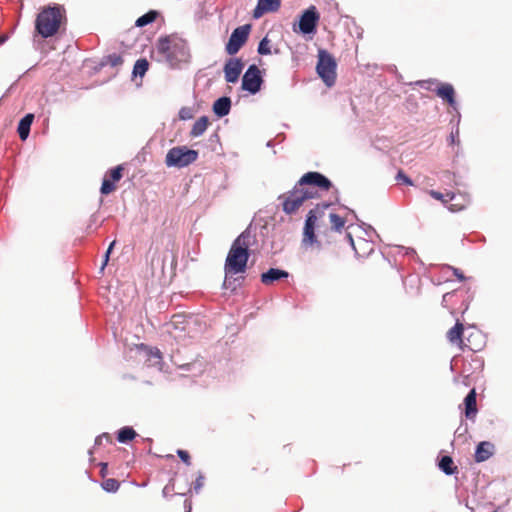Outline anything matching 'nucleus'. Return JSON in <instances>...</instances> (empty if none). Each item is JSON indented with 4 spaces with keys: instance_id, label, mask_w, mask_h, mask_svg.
Masks as SVG:
<instances>
[{
    "instance_id": "f8f14e48",
    "label": "nucleus",
    "mask_w": 512,
    "mask_h": 512,
    "mask_svg": "<svg viewBox=\"0 0 512 512\" xmlns=\"http://www.w3.org/2000/svg\"><path fill=\"white\" fill-rule=\"evenodd\" d=\"M317 216L314 210H310L307 214L305 225H304V234L302 243L304 245H311L316 242V236L314 233V228L316 224Z\"/></svg>"
},
{
    "instance_id": "de8ad7c7",
    "label": "nucleus",
    "mask_w": 512,
    "mask_h": 512,
    "mask_svg": "<svg viewBox=\"0 0 512 512\" xmlns=\"http://www.w3.org/2000/svg\"><path fill=\"white\" fill-rule=\"evenodd\" d=\"M112 58V65H117L121 62V58L119 56L114 55Z\"/></svg>"
},
{
    "instance_id": "b1692460",
    "label": "nucleus",
    "mask_w": 512,
    "mask_h": 512,
    "mask_svg": "<svg viewBox=\"0 0 512 512\" xmlns=\"http://www.w3.org/2000/svg\"><path fill=\"white\" fill-rule=\"evenodd\" d=\"M156 17H157V12L154 10H151V11L147 12L146 14L140 16L136 20L135 25L137 27H144V26L154 22Z\"/></svg>"
},
{
    "instance_id": "cd10ccee",
    "label": "nucleus",
    "mask_w": 512,
    "mask_h": 512,
    "mask_svg": "<svg viewBox=\"0 0 512 512\" xmlns=\"http://www.w3.org/2000/svg\"><path fill=\"white\" fill-rule=\"evenodd\" d=\"M329 219L332 229H334L335 231H341V229L345 225V220L335 213H330Z\"/></svg>"
},
{
    "instance_id": "a211bd4d",
    "label": "nucleus",
    "mask_w": 512,
    "mask_h": 512,
    "mask_svg": "<svg viewBox=\"0 0 512 512\" xmlns=\"http://www.w3.org/2000/svg\"><path fill=\"white\" fill-rule=\"evenodd\" d=\"M437 95L446 100L448 102V104L452 107L455 108L456 106V101H455V97H454V88L451 84H442L440 87H438L437 91H436Z\"/></svg>"
},
{
    "instance_id": "5701e85b",
    "label": "nucleus",
    "mask_w": 512,
    "mask_h": 512,
    "mask_svg": "<svg viewBox=\"0 0 512 512\" xmlns=\"http://www.w3.org/2000/svg\"><path fill=\"white\" fill-rule=\"evenodd\" d=\"M462 333L463 325L460 322H456L455 326L448 331L447 338L451 343L462 342Z\"/></svg>"
},
{
    "instance_id": "0eeeda50",
    "label": "nucleus",
    "mask_w": 512,
    "mask_h": 512,
    "mask_svg": "<svg viewBox=\"0 0 512 512\" xmlns=\"http://www.w3.org/2000/svg\"><path fill=\"white\" fill-rule=\"evenodd\" d=\"M250 30L251 26L249 24L239 26L233 30L226 44L227 54L235 55L241 49L249 37Z\"/></svg>"
},
{
    "instance_id": "7ed1b4c3",
    "label": "nucleus",
    "mask_w": 512,
    "mask_h": 512,
    "mask_svg": "<svg viewBox=\"0 0 512 512\" xmlns=\"http://www.w3.org/2000/svg\"><path fill=\"white\" fill-rule=\"evenodd\" d=\"M64 9L62 6L44 8L35 21L36 31L43 37L49 38L55 35L61 24Z\"/></svg>"
},
{
    "instance_id": "72a5a7b5",
    "label": "nucleus",
    "mask_w": 512,
    "mask_h": 512,
    "mask_svg": "<svg viewBox=\"0 0 512 512\" xmlns=\"http://www.w3.org/2000/svg\"><path fill=\"white\" fill-rule=\"evenodd\" d=\"M194 116L193 109L190 107H182L179 110V119L186 121L192 119Z\"/></svg>"
},
{
    "instance_id": "6ab92c4d",
    "label": "nucleus",
    "mask_w": 512,
    "mask_h": 512,
    "mask_svg": "<svg viewBox=\"0 0 512 512\" xmlns=\"http://www.w3.org/2000/svg\"><path fill=\"white\" fill-rule=\"evenodd\" d=\"M465 403V415L468 419H471L475 417L477 413V406H476V392L474 389H472L465 397L464 399Z\"/></svg>"
},
{
    "instance_id": "c756f323",
    "label": "nucleus",
    "mask_w": 512,
    "mask_h": 512,
    "mask_svg": "<svg viewBox=\"0 0 512 512\" xmlns=\"http://www.w3.org/2000/svg\"><path fill=\"white\" fill-rule=\"evenodd\" d=\"M358 246L363 251L362 253L359 252L358 256L369 255L374 249L372 243L364 239L358 241Z\"/></svg>"
},
{
    "instance_id": "58836bf2",
    "label": "nucleus",
    "mask_w": 512,
    "mask_h": 512,
    "mask_svg": "<svg viewBox=\"0 0 512 512\" xmlns=\"http://www.w3.org/2000/svg\"><path fill=\"white\" fill-rule=\"evenodd\" d=\"M114 245H115V241H113V242L109 245V247H108V249H107V251H106V253H105V256H104V261H103L102 266H101V271H103V270H104V268H105V266L107 265L108 260H109V255H110V253H111V251H112V249H113Z\"/></svg>"
},
{
    "instance_id": "bb28decb",
    "label": "nucleus",
    "mask_w": 512,
    "mask_h": 512,
    "mask_svg": "<svg viewBox=\"0 0 512 512\" xmlns=\"http://www.w3.org/2000/svg\"><path fill=\"white\" fill-rule=\"evenodd\" d=\"M431 197L436 200L442 201L443 203H447L448 201H453L455 199V194L453 192H448L446 194L440 193L435 190L429 191Z\"/></svg>"
},
{
    "instance_id": "423d86ee",
    "label": "nucleus",
    "mask_w": 512,
    "mask_h": 512,
    "mask_svg": "<svg viewBox=\"0 0 512 512\" xmlns=\"http://www.w3.org/2000/svg\"><path fill=\"white\" fill-rule=\"evenodd\" d=\"M336 67L335 59L327 51L319 50L316 69L318 75L328 87L335 84Z\"/></svg>"
},
{
    "instance_id": "1a4fd4ad",
    "label": "nucleus",
    "mask_w": 512,
    "mask_h": 512,
    "mask_svg": "<svg viewBox=\"0 0 512 512\" xmlns=\"http://www.w3.org/2000/svg\"><path fill=\"white\" fill-rule=\"evenodd\" d=\"M319 13L315 6H310L300 16L298 28L302 34H314L319 21Z\"/></svg>"
},
{
    "instance_id": "f704fd0d",
    "label": "nucleus",
    "mask_w": 512,
    "mask_h": 512,
    "mask_svg": "<svg viewBox=\"0 0 512 512\" xmlns=\"http://www.w3.org/2000/svg\"><path fill=\"white\" fill-rule=\"evenodd\" d=\"M122 170L123 168L121 166H117L110 170V177L111 181L116 182L119 181L122 177Z\"/></svg>"
},
{
    "instance_id": "4be33fe9",
    "label": "nucleus",
    "mask_w": 512,
    "mask_h": 512,
    "mask_svg": "<svg viewBox=\"0 0 512 512\" xmlns=\"http://www.w3.org/2000/svg\"><path fill=\"white\" fill-rule=\"evenodd\" d=\"M136 432L132 427H122L117 433V440L120 443H127L136 437Z\"/></svg>"
},
{
    "instance_id": "39448f33",
    "label": "nucleus",
    "mask_w": 512,
    "mask_h": 512,
    "mask_svg": "<svg viewBox=\"0 0 512 512\" xmlns=\"http://www.w3.org/2000/svg\"><path fill=\"white\" fill-rule=\"evenodd\" d=\"M198 159V151L189 149L187 146H176L171 148L165 157L167 167L184 168Z\"/></svg>"
},
{
    "instance_id": "3c124183",
    "label": "nucleus",
    "mask_w": 512,
    "mask_h": 512,
    "mask_svg": "<svg viewBox=\"0 0 512 512\" xmlns=\"http://www.w3.org/2000/svg\"><path fill=\"white\" fill-rule=\"evenodd\" d=\"M471 350L475 351V350H478L479 348L478 347H471L469 346Z\"/></svg>"
},
{
    "instance_id": "aec40b11",
    "label": "nucleus",
    "mask_w": 512,
    "mask_h": 512,
    "mask_svg": "<svg viewBox=\"0 0 512 512\" xmlns=\"http://www.w3.org/2000/svg\"><path fill=\"white\" fill-rule=\"evenodd\" d=\"M438 467L446 475H453L458 471L457 466L454 465L452 457L448 455L441 457Z\"/></svg>"
},
{
    "instance_id": "4c0bfd02",
    "label": "nucleus",
    "mask_w": 512,
    "mask_h": 512,
    "mask_svg": "<svg viewBox=\"0 0 512 512\" xmlns=\"http://www.w3.org/2000/svg\"><path fill=\"white\" fill-rule=\"evenodd\" d=\"M177 454L184 463L190 465V456L187 451L179 449L177 450Z\"/></svg>"
},
{
    "instance_id": "e433bc0d",
    "label": "nucleus",
    "mask_w": 512,
    "mask_h": 512,
    "mask_svg": "<svg viewBox=\"0 0 512 512\" xmlns=\"http://www.w3.org/2000/svg\"><path fill=\"white\" fill-rule=\"evenodd\" d=\"M396 180L399 182H403L404 184L409 185V186L413 185L412 180L406 174H404L402 171L398 172V174L396 176Z\"/></svg>"
},
{
    "instance_id": "09e8293b",
    "label": "nucleus",
    "mask_w": 512,
    "mask_h": 512,
    "mask_svg": "<svg viewBox=\"0 0 512 512\" xmlns=\"http://www.w3.org/2000/svg\"><path fill=\"white\" fill-rule=\"evenodd\" d=\"M6 40H7V36L1 35L0 36V45L4 44L6 42Z\"/></svg>"
},
{
    "instance_id": "603ef678",
    "label": "nucleus",
    "mask_w": 512,
    "mask_h": 512,
    "mask_svg": "<svg viewBox=\"0 0 512 512\" xmlns=\"http://www.w3.org/2000/svg\"><path fill=\"white\" fill-rule=\"evenodd\" d=\"M106 467H107V464H106V463H103V464H102V470L106 469Z\"/></svg>"
},
{
    "instance_id": "9b49d317",
    "label": "nucleus",
    "mask_w": 512,
    "mask_h": 512,
    "mask_svg": "<svg viewBox=\"0 0 512 512\" xmlns=\"http://www.w3.org/2000/svg\"><path fill=\"white\" fill-rule=\"evenodd\" d=\"M244 64L239 58H229L223 68L226 82L235 83L242 73Z\"/></svg>"
},
{
    "instance_id": "8fccbe9b",
    "label": "nucleus",
    "mask_w": 512,
    "mask_h": 512,
    "mask_svg": "<svg viewBox=\"0 0 512 512\" xmlns=\"http://www.w3.org/2000/svg\"><path fill=\"white\" fill-rule=\"evenodd\" d=\"M371 233H375V230L373 229V227L369 226V231H366V234L368 237H371Z\"/></svg>"
},
{
    "instance_id": "dca6fc26",
    "label": "nucleus",
    "mask_w": 512,
    "mask_h": 512,
    "mask_svg": "<svg viewBox=\"0 0 512 512\" xmlns=\"http://www.w3.org/2000/svg\"><path fill=\"white\" fill-rule=\"evenodd\" d=\"M231 109V99L223 96L218 98L213 104V112L218 117H224L229 114Z\"/></svg>"
},
{
    "instance_id": "2f4dec72",
    "label": "nucleus",
    "mask_w": 512,
    "mask_h": 512,
    "mask_svg": "<svg viewBox=\"0 0 512 512\" xmlns=\"http://www.w3.org/2000/svg\"><path fill=\"white\" fill-rule=\"evenodd\" d=\"M258 53L260 55H268L271 53V50H270V45H269V40L267 37H264L260 42H259V45H258V49H257Z\"/></svg>"
},
{
    "instance_id": "20e7f679",
    "label": "nucleus",
    "mask_w": 512,
    "mask_h": 512,
    "mask_svg": "<svg viewBox=\"0 0 512 512\" xmlns=\"http://www.w3.org/2000/svg\"><path fill=\"white\" fill-rule=\"evenodd\" d=\"M315 197V192L310 187H302L297 182L294 186L293 190L288 192L287 194H283L279 196V199H282V208L286 214L295 213L303 203Z\"/></svg>"
},
{
    "instance_id": "6e6552de",
    "label": "nucleus",
    "mask_w": 512,
    "mask_h": 512,
    "mask_svg": "<svg viewBox=\"0 0 512 512\" xmlns=\"http://www.w3.org/2000/svg\"><path fill=\"white\" fill-rule=\"evenodd\" d=\"M262 82L260 69L255 64H252L243 75L242 89L251 94H256L261 89Z\"/></svg>"
},
{
    "instance_id": "ddd939ff",
    "label": "nucleus",
    "mask_w": 512,
    "mask_h": 512,
    "mask_svg": "<svg viewBox=\"0 0 512 512\" xmlns=\"http://www.w3.org/2000/svg\"><path fill=\"white\" fill-rule=\"evenodd\" d=\"M280 5V0H258L253 16L259 18L266 12H275L280 8Z\"/></svg>"
},
{
    "instance_id": "c85d7f7f",
    "label": "nucleus",
    "mask_w": 512,
    "mask_h": 512,
    "mask_svg": "<svg viewBox=\"0 0 512 512\" xmlns=\"http://www.w3.org/2000/svg\"><path fill=\"white\" fill-rule=\"evenodd\" d=\"M120 483L114 478H108L102 482V488L107 492H116Z\"/></svg>"
},
{
    "instance_id": "473e14b6",
    "label": "nucleus",
    "mask_w": 512,
    "mask_h": 512,
    "mask_svg": "<svg viewBox=\"0 0 512 512\" xmlns=\"http://www.w3.org/2000/svg\"><path fill=\"white\" fill-rule=\"evenodd\" d=\"M114 189H115L114 182L111 181L110 179L105 178L101 185V189H100L101 193L104 195H107V194L111 193Z\"/></svg>"
},
{
    "instance_id": "7c9ffc66",
    "label": "nucleus",
    "mask_w": 512,
    "mask_h": 512,
    "mask_svg": "<svg viewBox=\"0 0 512 512\" xmlns=\"http://www.w3.org/2000/svg\"><path fill=\"white\" fill-rule=\"evenodd\" d=\"M147 355H148V359L149 361L152 362L153 365H157L160 363V360H161V353L158 349H152V348H149L147 349Z\"/></svg>"
},
{
    "instance_id": "f257e3e1",
    "label": "nucleus",
    "mask_w": 512,
    "mask_h": 512,
    "mask_svg": "<svg viewBox=\"0 0 512 512\" xmlns=\"http://www.w3.org/2000/svg\"><path fill=\"white\" fill-rule=\"evenodd\" d=\"M252 239V233L246 229L233 241L225 260L224 271L226 274L246 271Z\"/></svg>"
},
{
    "instance_id": "a19ab883",
    "label": "nucleus",
    "mask_w": 512,
    "mask_h": 512,
    "mask_svg": "<svg viewBox=\"0 0 512 512\" xmlns=\"http://www.w3.org/2000/svg\"><path fill=\"white\" fill-rule=\"evenodd\" d=\"M103 440L110 442L111 441L110 435L108 433H103V434L97 436L95 439V445L96 446L101 445Z\"/></svg>"
},
{
    "instance_id": "79ce46f5",
    "label": "nucleus",
    "mask_w": 512,
    "mask_h": 512,
    "mask_svg": "<svg viewBox=\"0 0 512 512\" xmlns=\"http://www.w3.org/2000/svg\"><path fill=\"white\" fill-rule=\"evenodd\" d=\"M452 271H453V274L455 275V277L459 280V281H464L465 280V276L464 274L462 273V271L458 268H455V267H451Z\"/></svg>"
},
{
    "instance_id": "c03bdc74",
    "label": "nucleus",
    "mask_w": 512,
    "mask_h": 512,
    "mask_svg": "<svg viewBox=\"0 0 512 512\" xmlns=\"http://www.w3.org/2000/svg\"><path fill=\"white\" fill-rule=\"evenodd\" d=\"M463 208H464V205H460V204H451L450 206H448V209L452 212L460 211Z\"/></svg>"
},
{
    "instance_id": "a18cd8bd",
    "label": "nucleus",
    "mask_w": 512,
    "mask_h": 512,
    "mask_svg": "<svg viewBox=\"0 0 512 512\" xmlns=\"http://www.w3.org/2000/svg\"><path fill=\"white\" fill-rule=\"evenodd\" d=\"M458 135H459L458 129H456L455 132H451V134H450V143L451 144L456 143V139L458 138Z\"/></svg>"
},
{
    "instance_id": "9d476101",
    "label": "nucleus",
    "mask_w": 512,
    "mask_h": 512,
    "mask_svg": "<svg viewBox=\"0 0 512 512\" xmlns=\"http://www.w3.org/2000/svg\"><path fill=\"white\" fill-rule=\"evenodd\" d=\"M298 183L302 187L310 186L312 189L313 187H317L321 190H329V188L332 186L331 181L319 172H308L304 174Z\"/></svg>"
},
{
    "instance_id": "f03ea898",
    "label": "nucleus",
    "mask_w": 512,
    "mask_h": 512,
    "mask_svg": "<svg viewBox=\"0 0 512 512\" xmlns=\"http://www.w3.org/2000/svg\"><path fill=\"white\" fill-rule=\"evenodd\" d=\"M156 50L162 60L167 62L170 67L187 62L189 58V49L186 41L173 35L160 38L157 42Z\"/></svg>"
},
{
    "instance_id": "c9c22d12",
    "label": "nucleus",
    "mask_w": 512,
    "mask_h": 512,
    "mask_svg": "<svg viewBox=\"0 0 512 512\" xmlns=\"http://www.w3.org/2000/svg\"><path fill=\"white\" fill-rule=\"evenodd\" d=\"M436 83V80H432V79H429V80H419V81H416L415 82V85L423 88V89H426V90H430L432 85Z\"/></svg>"
},
{
    "instance_id": "49530a36",
    "label": "nucleus",
    "mask_w": 512,
    "mask_h": 512,
    "mask_svg": "<svg viewBox=\"0 0 512 512\" xmlns=\"http://www.w3.org/2000/svg\"><path fill=\"white\" fill-rule=\"evenodd\" d=\"M402 249L404 250V253H405L406 255H415V254H416L415 250H414V249H412V248H404V247H403Z\"/></svg>"
},
{
    "instance_id": "ea45409f",
    "label": "nucleus",
    "mask_w": 512,
    "mask_h": 512,
    "mask_svg": "<svg viewBox=\"0 0 512 512\" xmlns=\"http://www.w3.org/2000/svg\"><path fill=\"white\" fill-rule=\"evenodd\" d=\"M203 485H204V477H203V475L200 474L196 478L195 483H194V490L196 491V493H198L201 490Z\"/></svg>"
},
{
    "instance_id": "412c9836",
    "label": "nucleus",
    "mask_w": 512,
    "mask_h": 512,
    "mask_svg": "<svg viewBox=\"0 0 512 512\" xmlns=\"http://www.w3.org/2000/svg\"><path fill=\"white\" fill-rule=\"evenodd\" d=\"M209 119L206 116L200 117L192 126L190 136L193 138L200 137L207 129Z\"/></svg>"
},
{
    "instance_id": "393cba45",
    "label": "nucleus",
    "mask_w": 512,
    "mask_h": 512,
    "mask_svg": "<svg viewBox=\"0 0 512 512\" xmlns=\"http://www.w3.org/2000/svg\"><path fill=\"white\" fill-rule=\"evenodd\" d=\"M148 67H149V63L146 59L142 58V59H138L135 64H134V67H133V76H144V74L147 72L148 70Z\"/></svg>"
},
{
    "instance_id": "4468645a",
    "label": "nucleus",
    "mask_w": 512,
    "mask_h": 512,
    "mask_svg": "<svg viewBox=\"0 0 512 512\" xmlns=\"http://www.w3.org/2000/svg\"><path fill=\"white\" fill-rule=\"evenodd\" d=\"M494 454V445L491 442H480L475 450V461L480 463L488 460Z\"/></svg>"
},
{
    "instance_id": "864d4df0",
    "label": "nucleus",
    "mask_w": 512,
    "mask_h": 512,
    "mask_svg": "<svg viewBox=\"0 0 512 512\" xmlns=\"http://www.w3.org/2000/svg\"><path fill=\"white\" fill-rule=\"evenodd\" d=\"M185 512H191V506H188V508Z\"/></svg>"
},
{
    "instance_id": "37998d69",
    "label": "nucleus",
    "mask_w": 512,
    "mask_h": 512,
    "mask_svg": "<svg viewBox=\"0 0 512 512\" xmlns=\"http://www.w3.org/2000/svg\"><path fill=\"white\" fill-rule=\"evenodd\" d=\"M346 237H347L351 247L355 251V254L359 255V250H358L357 246L355 245V242H354V239H353L352 235L350 233H347Z\"/></svg>"
},
{
    "instance_id": "f3484780",
    "label": "nucleus",
    "mask_w": 512,
    "mask_h": 512,
    "mask_svg": "<svg viewBox=\"0 0 512 512\" xmlns=\"http://www.w3.org/2000/svg\"><path fill=\"white\" fill-rule=\"evenodd\" d=\"M33 120L34 114L28 113L19 121L17 131L21 140L28 138Z\"/></svg>"
},
{
    "instance_id": "a878e982",
    "label": "nucleus",
    "mask_w": 512,
    "mask_h": 512,
    "mask_svg": "<svg viewBox=\"0 0 512 512\" xmlns=\"http://www.w3.org/2000/svg\"><path fill=\"white\" fill-rule=\"evenodd\" d=\"M237 274L238 273H225V280L223 283L225 289H230L231 291H235L237 289V287L240 285V283L238 282L239 279L233 277L234 275Z\"/></svg>"
},
{
    "instance_id": "2eb2a0df",
    "label": "nucleus",
    "mask_w": 512,
    "mask_h": 512,
    "mask_svg": "<svg viewBox=\"0 0 512 512\" xmlns=\"http://www.w3.org/2000/svg\"><path fill=\"white\" fill-rule=\"evenodd\" d=\"M289 273L285 270L278 268H270L268 271L261 274V282L265 285H270L275 281L287 278Z\"/></svg>"
}]
</instances>
